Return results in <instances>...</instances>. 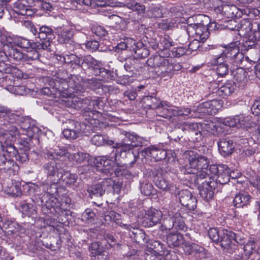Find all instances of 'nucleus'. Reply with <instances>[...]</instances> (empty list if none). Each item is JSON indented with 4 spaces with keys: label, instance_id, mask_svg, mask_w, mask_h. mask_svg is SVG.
<instances>
[{
    "label": "nucleus",
    "instance_id": "obj_10",
    "mask_svg": "<svg viewBox=\"0 0 260 260\" xmlns=\"http://www.w3.org/2000/svg\"><path fill=\"white\" fill-rule=\"evenodd\" d=\"M94 58L90 55L79 56L75 54L66 55L64 61L73 69L81 68L83 70H90Z\"/></svg>",
    "mask_w": 260,
    "mask_h": 260
},
{
    "label": "nucleus",
    "instance_id": "obj_43",
    "mask_svg": "<svg viewBox=\"0 0 260 260\" xmlns=\"http://www.w3.org/2000/svg\"><path fill=\"white\" fill-rule=\"evenodd\" d=\"M14 68L5 62H0V84L5 85L4 82L7 83L8 74H12Z\"/></svg>",
    "mask_w": 260,
    "mask_h": 260
},
{
    "label": "nucleus",
    "instance_id": "obj_37",
    "mask_svg": "<svg viewBox=\"0 0 260 260\" xmlns=\"http://www.w3.org/2000/svg\"><path fill=\"white\" fill-rule=\"evenodd\" d=\"M191 111L189 108L187 107H175L173 108L169 106L167 110V113H165V117H171L172 116L175 117L181 116H188L191 114Z\"/></svg>",
    "mask_w": 260,
    "mask_h": 260
},
{
    "label": "nucleus",
    "instance_id": "obj_14",
    "mask_svg": "<svg viewBox=\"0 0 260 260\" xmlns=\"http://www.w3.org/2000/svg\"><path fill=\"white\" fill-rule=\"evenodd\" d=\"M222 101L213 100L200 104L197 111L202 115H213L217 113L222 105Z\"/></svg>",
    "mask_w": 260,
    "mask_h": 260
},
{
    "label": "nucleus",
    "instance_id": "obj_60",
    "mask_svg": "<svg viewBox=\"0 0 260 260\" xmlns=\"http://www.w3.org/2000/svg\"><path fill=\"white\" fill-rule=\"evenodd\" d=\"M69 3L72 5V8L74 10H85L83 6H88L91 5V0H69Z\"/></svg>",
    "mask_w": 260,
    "mask_h": 260
},
{
    "label": "nucleus",
    "instance_id": "obj_6",
    "mask_svg": "<svg viewBox=\"0 0 260 260\" xmlns=\"http://www.w3.org/2000/svg\"><path fill=\"white\" fill-rule=\"evenodd\" d=\"M83 80L81 76L71 74L68 83H63V86H61V88H60V86L57 87L60 93L59 96L67 97L74 93L83 92L84 90Z\"/></svg>",
    "mask_w": 260,
    "mask_h": 260
},
{
    "label": "nucleus",
    "instance_id": "obj_59",
    "mask_svg": "<svg viewBox=\"0 0 260 260\" xmlns=\"http://www.w3.org/2000/svg\"><path fill=\"white\" fill-rule=\"evenodd\" d=\"M62 134L67 139L71 141L74 140L80 137L83 133L77 132L73 128H69L67 126V128L62 131Z\"/></svg>",
    "mask_w": 260,
    "mask_h": 260
},
{
    "label": "nucleus",
    "instance_id": "obj_26",
    "mask_svg": "<svg viewBox=\"0 0 260 260\" xmlns=\"http://www.w3.org/2000/svg\"><path fill=\"white\" fill-rule=\"evenodd\" d=\"M122 140L124 142L130 143L133 148L136 147H141L143 145L145 140L136 134L131 133L126 131H123L120 133Z\"/></svg>",
    "mask_w": 260,
    "mask_h": 260
},
{
    "label": "nucleus",
    "instance_id": "obj_38",
    "mask_svg": "<svg viewBox=\"0 0 260 260\" xmlns=\"http://www.w3.org/2000/svg\"><path fill=\"white\" fill-rule=\"evenodd\" d=\"M247 73L243 68L236 69L234 74L233 83L239 87L243 88L247 81Z\"/></svg>",
    "mask_w": 260,
    "mask_h": 260
},
{
    "label": "nucleus",
    "instance_id": "obj_49",
    "mask_svg": "<svg viewBox=\"0 0 260 260\" xmlns=\"http://www.w3.org/2000/svg\"><path fill=\"white\" fill-rule=\"evenodd\" d=\"M221 12L225 17L233 19L237 17L238 8L234 5H225L222 7Z\"/></svg>",
    "mask_w": 260,
    "mask_h": 260
},
{
    "label": "nucleus",
    "instance_id": "obj_56",
    "mask_svg": "<svg viewBox=\"0 0 260 260\" xmlns=\"http://www.w3.org/2000/svg\"><path fill=\"white\" fill-rule=\"evenodd\" d=\"M162 230H170L174 228V213H169L168 216L165 217L161 224Z\"/></svg>",
    "mask_w": 260,
    "mask_h": 260
},
{
    "label": "nucleus",
    "instance_id": "obj_40",
    "mask_svg": "<svg viewBox=\"0 0 260 260\" xmlns=\"http://www.w3.org/2000/svg\"><path fill=\"white\" fill-rule=\"evenodd\" d=\"M133 45V46H131L130 47H132V50L134 52L136 57L139 58H145L149 54V51L142 42L136 43L134 41Z\"/></svg>",
    "mask_w": 260,
    "mask_h": 260
},
{
    "label": "nucleus",
    "instance_id": "obj_16",
    "mask_svg": "<svg viewBox=\"0 0 260 260\" xmlns=\"http://www.w3.org/2000/svg\"><path fill=\"white\" fill-rule=\"evenodd\" d=\"M179 200L182 206L189 210H194L197 207V200L196 197L187 189H183L178 193Z\"/></svg>",
    "mask_w": 260,
    "mask_h": 260
},
{
    "label": "nucleus",
    "instance_id": "obj_62",
    "mask_svg": "<svg viewBox=\"0 0 260 260\" xmlns=\"http://www.w3.org/2000/svg\"><path fill=\"white\" fill-rule=\"evenodd\" d=\"M256 247V242L254 239H251L243 246V251L246 256H250Z\"/></svg>",
    "mask_w": 260,
    "mask_h": 260
},
{
    "label": "nucleus",
    "instance_id": "obj_27",
    "mask_svg": "<svg viewBox=\"0 0 260 260\" xmlns=\"http://www.w3.org/2000/svg\"><path fill=\"white\" fill-rule=\"evenodd\" d=\"M229 50L230 54L228 57H230V63L236 67L240 66L244 58L243 53L240 52L238 48L233 44L229 46Z\"/></svg>",
    "mask_w": 260,
    "mask_h": 260
},
{
    "label": "nucleus",
    "instance_id": "obj_5",
    "mask_svg": "<svg viewBox=\"0 0 260 260\" xmlns=\"http://www.w3.org/2000/svg\"><path fill=\"white\" fill-rule=\"evenodd\" d=\"M219 239L218 243H220L221 247L230 253L235 252L237 250L238 245L236 243L242 245L244 243L234 232L223 229H220Z\"/></svg>",
    "mask_w": 260,
    "mask_h": 260
},
{
    "label": "nucleus",
    "instance_id": "obj_25",
    "mask_svg": "<svg viewBox=\"0 0 260 260\" xmlns=\"http://www.w3.org/2000/svg\"><path fill=\"white\" fill-rule=\"evenodd\" d=\"M191 29L194 31L197 37H199V40L202 43L206 41L210 35L207 25H204L203 24L197 23L189 25L187 28V30L189 31Z\"/></svg>",
    "mask_w": 260,
    "mask_h": 260
},
{
    "label": "nucleus",
    "instance_id": "obj_1",
    "mask_svg": "<svg viewBox=\"0 0 260 260\" xmlns=\"http://www.w3.org/2000/svg\"><path fill=\"white\" fill-rule=\"evenodd\" d=\"M50 165V171L48 172L51 174L54 181H62L67 186H74L77 182L78 176L76 174H73L66 171V165L61 161L56 162H48Z\"/></svg>",
    "mask_w": 260,
    "mask_h": 260
},
{
    "label": "nucleus",
    "instance_id": "obj_33",
    "mask_svg": "<svg viewBox=\"0 0 260 260\" xmlns=\"http://www.w3.org/2000/svg\"><path fill=\"white\" fill-rule=\"evenodd\" d=\"M230 169L225 165L223 168V170L221 171L217 176L215 182L216 183L215 185V190L218 191L220 189L221 186L226 184L230 181Z\"/></svg>",
    "mask_w": 260,
    "mask_h": 260
},
{
    "label": "nucleus",
    "instance_id": "obj_58",
    "mask_svg": "<svg viewBox=\"0 0 260 260\" xmlns=\"http://www.w3.org/2000/svg\"><path fill=\"white\" fill-rule=\"evenodd\" d=\"M68 127L71 129L73 128L77 132L83 133L86 128V125L80 122L73 119H69L68 122Z\"/></svg>",
    "mask_w": 260,
    "mask_h": 260
},
{
    "label": "nucleus",
    "instance_id": "obj_9",
    "mask_svg": "<svg viewBox=\"0 0 260 260\" xmlns=\"http://www.w3.org/2000/svg\"><path fill=\"white\" fill-rule=\"evenodd\" d=\"M238 35L241 37H245L246 40L242 45V49L248 50L254 46V40L250 39L254 36V29H253V24L248 19H243L238 22L237 25Z\"/></svg>",
    "mask_w": 260,
    "mask_h": 260
},
{
    "label": "nucleus",
    "instance_id": "obj_29",
    "mask_svg": "<svg viewBox=\"0 0 260 260\" xmlns=\"http://www.w3.org/2000/svg\"><path fill=\"white\" fill-rule=\"evenodd\" d=\"M72 103L76 109H82L87 111L91 110L90 107L92 104L93 106H98L99 102L97 101H91L88 98L82 99L81 98L74 97L72 100Z\"/></svg>",
    "mask_w": 260,
    "mask_h": 260
},
{
    "label": "nucleus",
    "instance_id": "obj_20",
    "mask_svg": "<svg viewBox=\"0 0 260 260\" xmlns=\"http://www.w3.org/2000/svg\"><path fill=\"white\" fill-rule=\"evenodd\" d=\"M54 81H50L49 85H52L53 90L58 92L57 87L60 86L61 88V86H63V83H68L71 78V74L68 75L67 70L61 68L57 70L54 75Z\"/></svg>",
    "mask_w": 260,
    "mask_h": 260
},
{
    "label": "nucleus",
    "instance_id": "obj_17",
    "mask_svg": "<svg viewBox=\"0 0 260 260\" xmlns=\"http://www.w3.org/2000/svg\"><path fill=\"white\" fill-rule=\"evenodd\" d=\"M54 32V31L50 26L46 25L39 26V38L41 40L44 41L42 43H39V44L42 46H44V45L47 46L46 48H42V49L51 50L50 48L51 43L55 38Z\"/></svg>",
    "mask_w": 260,
    "mask_h": 260
},
{
    "label": "nucleus",
    "instance_id": "obj_39",
    "mask_svg": "<svg viewBox=\"0 0 260 260\" xmlns=\"http://www.w3.org/2000/svg\"><path fill=\"white\" fill-rule=\"evenodd\" d=\"M140 154H141L140 151L135 154L133 151H129L126 153L125 152L120 153V157L123 160V165L124 166L132 167L137 160Z\"/></svg>",
    "mask_w": 260,
    "mask_h": 260
},
{
    "label": "nucleus",
    "instance_id": "obj_42",
    "mask_svg": "<svg viewBox=\"0 0 260 260\" xmlns=\"http://www.w3.org/2000/svg\"><path fill=\"white\" fill-rule=\"evenodd\" d=\"M183 235L179 233H170L167 236V243L170 247H178L183 243Z\"/></svg>",
    "mask_w": 260,
    "mask_h": 260
},
{
    "label": "nucleus",
    "instance_id": "obj_61",
    "mask_svg": "<svg viewBox=\"0 0 260 260\" xmlns=\"http://www.w3.org/2000/svg\"><path fill=\"white\" fill-rule=\"evenodd\" d=\"M251 126L250 118L248 117L242 115H237V128H246Z\"/></svg>",
    "mask_w": 260,
    "mask_h": 260
},
{
    "label": "nucleus",
    "instance_id": "obj_51",
    "mask_svg": "<svg viewBox=\"0 0 260 260\" xmlns=\"http://www.w3.org/2000/svg\"><path fill=\"white\" fill-rule=\"evenodd\" d=\"M180 212L174 213V229L177 230L186 231L187 227Z\"/></svg>",
    "mask_w": 260,
    "mask_h": 260
},
{
    "label": "nucleus",
    "instance_id": "obj_35",
    "mask_svg": "<svg viewBox=\"0 0 260 260\" xmlns=\"http://www.w3.org/2000/svg\"><path fill=\"white\" fill-rule=\"evenodd\" d=\"M55 33L58 36V41L60 43H66L69 42L73 36L72 29L62 26L56 29Z\"/></svg>",
    "mask_w": 260,
    "mask_h": 260
},
{
    "label": "nucleus",
    "instance_id": "obj_46",
    "mask_svg": "<svg viewBox=\"0 0 260 260\" xmlns=\"http://www.w3.org/2000/svg\"><path fill=\"white\" fill-rule=\"evenodd\" d=\"M1 148L2 150L7 152L10 156L15 157L18 161L19 151L16 149L13 144L5 141L4 143H1Z\"/></svg>",
    "mask_w": 260,
    "mask_h": 260
},
{
    "label": "nucleus",
    "instance_id": "obj_22",
    "mask_svg": "<svg viewBox=\"0 0 260 260\" xmlns=\"http://www.w3.org/2000/svg\"><path fill=\"white\" fill-rule=\"evenodd\" d=\"M121 226L129 230V235L135 242L142 244L147 242L148 236L143 230L134 228L129 224H122Z\"/></svg>",
    "mask_w": 260,
    "mask_h": 260
},
{
    "label": "nucleus",
    "instance_id": "obj_53",
    "mask_svg": "<svg viewBox=\"0 0 260 260\" xmlns=\"http://www.w3.org/2000/svg\"><path fill=\"white\" fill-rule=\"evenodd\" d=\"M3 228L7 230L8 233L13 234L19 231L20 226L17 222L7 220L4 222Z\"/></svg>",
    "mask_w": 260,
    "mask_h": 260
},
{
    "label": "nucleus",
    "instance_id": "obj_36",
    "mask_svg": "<svg viewBox=\"0 0 260 260\" xmlns=\"http://www.w3.org/2000/svg\"><path fill=\"white\" fill-rule=\"evenodd\" d=\"M18 134V129L15 125H9V122L0 119V136L9 135L12 137Z\"/></svg>",
    "mask_w": 260,
    "mask_h": 260
},
{
    "label": "nucleus",
    "instance_id": "obj_12",
    "mask_svg": "<svg viewBox=\"0 0 260 260\" xmlns=\"http://www.w3.org/2000/svg\"><path fill=\"white\" fill-rule=\"evenodd\" d=\"M153 182L154 184L160 189L173 191L176 189L173 184H171L165 178L164 171L159 167L154 168L151 171Z\"/></svg>",
    "mask_w": 260,
    "mask_h": 260
},
{
    "label": "nucleus",
    "instance_id": "obj_11",
    "mask_svg": "<svg viewBox=\"0 0 260 260\" xmlns=\"http://www.w3.org/2000/svg\"><path fill=\"white\" fill-rule=\"evenodd\" d=\"M114 181L111 178L103 179L101 182L88 186L87 191L91 199L102 198L106 192H108L114 186Z\"/></svg>",
    "mask_w": 260,
    "mask_h": 260
},
{
    "label": "nucleus",
    "instance_id": "obj_15",
    "mask_svg": "<svg viewBox=\"0 0 260 260\" xmlns=\"http://www.w3.org/2000/svg\"><path fill=\"white\" fill-rule=\"evenodd\" d=\"M162 213L155 208L148 210L142 218V224L145 227H151L160 223Z\"/></svg>",
    "mask_w": 260,
    "mask_h": 260
},
{
    "label": "nucleus",
    "instance_id": "obj_28",
    "mask_svg": "<svg viewBox=\"0 0 260 260\" xmlns=\"http://www.w3.org/2000/svg\"><path fill=\"white\" fill-rule=\"evenodd\" d=\"M252 197L246 192H240L235 195L233 203L236 208L247 207L250 205Z\"/></svg>",
    "mask_w": 260,
    "mask_h": 260
},
{
    "label": "nucleus",
    "instance_id": "obj_18",
    "mask_svg": "<svg viewBox=\"0 0 260 260\" xmlns=\"http://www.w3.org/2000/svg\"><path fill=\"white\" fill-rule=\"evenodd\" d=\"M91 73L96 76H100L105 80H112L114 78L113 71L106 69L103 67L102 62L94 58L90 70Z\"/></svg>",
    "mask_w": 260,
    "mask_h": 260
},
{
    "label": "nucleus",
    "instance_id": "obj_41",
    "mask_svg": "<svg viewBox=\"0 0 260 260\" xmlns=\"http://www.w3.org/2000/svg\"><path fill=\"white\" fill-rule=\"evenodd\" d=\"M139 64V61L136 58L127 59L124 66L126 71L128 72L127 76L129 77L134 76L136 74V72L138 71L139 69L141 68V66H140Z\"/></svg>",
    "mask_w": 260,
    "mask_h": 260
},
{
    "label": "nucleus",
    "instance_id": "obj_64",
    "mask_svg": "<svg viewBox=\"0 0 260 260\" xmlns=\"http://www.w3.org/2000/svg\"><path fill=\"white\" fill-rule=\"evenodd\" d=\"M134 41V40L129 38H125L123 42H121L117 45L115 47V51L119 52L127 49L129 47V45L132 46L131 45L132 44H133Z\"/></svg>",
    "mask_w": 260,
    "mask_h": 260
},
{
    "label": "nucleus",
    "instance_id": "obj_4",
    "mask_svg": "<svg viewBox=\"0 0 260 260\" xmlns=\"http://www.w3.org/2000/svg\"><path fill=\"white\" fill-rule=\"evenodd\" d=\"M117 152L110 155L98 156L90 159L89 164L95 167L100 172L108 176L112 174V171L117 161Z\"/></svg>",
    "mask_w": 260,
    "mask_h": 260
},
{
    "label": "nucleus",
    "instance_id": "obj_2",
    "mask_svg": "<svg viewBox=\"0 0 260 260\" xmlns=\"http://www.w3.org/2000/svg\"><path fill=\"white\" fill-rule=\"evenodd\" d=\"M194 184L200 191V196L206 201L212 199L216 183L205 171L196 173Z\"/></svg>",
    "mask_w": 260,
    "mask_h": 260
},
{
    "label": "nucleus",
    "instance_id": "obj_45",
    "mask_svg": "<svg viewBox=\"0 0 260 260\" xmlns=\"http://www.w3.org/2000/svg\"><path fill=\"white\" fill-rule=\"evenodd\" d=\"M229 54H230L229 46L226 47L219 55L215 56L212 60L216 66L228 64L230 63V57H228Z\"/></svg>",
    "mask_w": 260,
    "mask_h": 260
},
{
    "label": "nucleus",
    "instance_id": "obj_21",
    "mask_svg": "<svg viewBox=\"0 0 260 260\" xmlns=\"http://www.w3.org/2000/svg\"><path fill=\"white\" fill-rule=\"evenodd\" d=\"M141 155L143 157L150 156L153 158L155 161H160L166 157L167 152L163 149L159 148L154 146H152L142 150L140 151Z\"/></svg>",
    "mask_w": 260,
    "mask_h": 260
},
{
    "label": "nucleus",
    "instance_id": "obj_50",
    "mask_svg": "<svg viewBox=\"0 0 260 260\" xmlns=\"http://www.w3.org/2000/svg\"><path fill=\"white\" fill-rule=\"evenodd\" d=\"M233 83L229 81L218 88L216 92L220 96L230 95L234 91Z\"/></svg>",
    "mask_w": 260,
    "mask_h": 260
},
{
    "label": "nucleus",
    "instance_id": "obj_55",
    "mask_svg": "<svg viewBox=\"0 0 260 260\" xmlns=\"http://www.w3.org/2000/svg\"><path fill=\"white\" fill-rule=\"evenodd\" d=\"M140 190L142 194L146 196L153 194L155 191L152 184L147 180H144L140 183Z\"/></svg>",
    "mask_w": 260,
    "mask_h": 260
},
{
    "label": "nucleus",
    "instance_id": "obj_23",
    "mask_svg": "<svg viewBox=\"0 0 260 260\" xmlns=\"http://www.w3.org/2000/svg\"><path fill=\"white\" fill-rule=\"evenodd\" d=\"M12 10L15 13L20 15L31 16L34 14L28 0H17L13 4Z\"/></svg>",
    "mask_w": 260,
    "mask_h": 260
},
{
    "label": "nucleus",
    "instance_id": "obj_54",
    "mask_svg": "<svg viewBox=\"0 0 260 260\" xmlns=\"http://www.w3.org/2000/svg\"><path fill=\"white\" fill-rule=\"evenodd\" d=\"M89 157L90 155L88 154L81 152H78L75 153H70L69 155V158H71L73 160H74L79 164H81L85 160H87L89 164L90 162V160L89 161Z\"/></svg>",
    "mask_w": 260,
    "mask_h": 260
},
{
    "label": "nucleus",
    "instance_id": "obj_47",
    "mask_svg": "<svg viewBox=\"0 0 260 260\" xmlns=\"http://www.w3.org/2000/svg\"><path fill=\"white\" fill-rule=\"evenodd\" d=\"M7 59L13 58L16 61L22 60L24 56V54L18 49L13 47L7 46Z\"/></svg>",
    "mask_w": 260,
    "mask_h": 260
},
{
    "label": "nucleus",
    "instance_id": "obj_24",
    "mask_svg": "<svg viewBox=\"0 0 260 260\" xmlns=\"http://www.w3.org/2000/svg\"><path fill=\"white\" fill-rule=\"evenodd\" d=\"M217 145L219 153L224 157L231 155L234 151L233 141L229 138L220 139Z\"/></svg>",
    "mask_w": 260,
    "mask_h": 260
},
{
    "label": "nucleus",
    "instance_id": "obj_44",
    "mask_svg": "<svg viewBox=\"0 0 260 260\" xmlns=\"http://www.w3.org/2000/svg\"><path fill=\"white\" fill-rule=\"evenodd\" d=\"M15 164V162L14 160L7 159L4 154H0V170L3 171L4 172H9L10 174L14 172L13 167Z\"/></svg>",
    "mask_w": 260,
    "mask_h": 260
},
{
    "label": "nucleus",
    "instance_id": "obj_57",
    "mask_svg": "<svg viewBox=\"0 0 260 260\" xmlns=\"http://www.w3.org/2000/svg\"><path fill=\"white\" fill-rule=\"evenodd\" d=\"M180 128L185 133L194 132L196 134H198L199 132L198 123L184 122L181 125Z\"/></svg>",
    "mask_w": 260,
    "mask_h": 260
},
{
    "label": "nucleus",
    "instance_id": "obj_48",
    "mask_svg": "<svg viewBox=\"0 0 260 260\" xmlns=\"http://www.w3.org/2000/svg\"><path fill=\"white\" fill-rule=\"evenodd\" d=\"M6 192L8 194L14 197H20L22 194L20 182L16 181L13 182L6 189Z\"/></svg>",
    "mask_w": 260,
    "mask_h": 260
},
{
    "label": "nucleus",
    "instance_id": "obj_31",
    "mask_svg": "<svg viewBox=\"0 0 260 260\" xmlns=\"http://www.w3.org/2000/svg\"><path fill=\"white\" fill-rule=\"evenodd\" d=\"M147 106L151 109H162L164 115L162 116L165 117V113H167V110L169 108L168 104L160 101L159 99L155 96H148L145 99Z\"/></svg>",
    "mask_w": 260,
    "mask_h": 260
},
{
    "label": "nucleus",
    "instance_id": "obj_34",
    "mask_svg": "<svg viewBox=\"0 0 260 260\" xmlns=\"http://www.w3.org/2000/svg\"><path fill=\"white\" fill-rule=\"evenodd\" d=\"M18 116L13 113L12 110L7 107L0 105V119H3V121L9 122V125L15 122L18 119Z\"/></svg>",
    "mask_w": 260,
    "mask_h": 260
},
{
    "label": "nucleus",
    "instance_id": "obj_32",
    "mask_svg": "<svg viewBox=\"0 0 260 260\" xmlns=\"http://www.w3.org/2000/svg\"><path fill=\"white\" fill-rule=\"evenodd\" d=\"M126 6L127 8L132 10L133 11H135L137 14V17L132 18V20L134 21L138 22L141 20L143 17L144 14L145 13V6L142 4L136 2L135 1H129L126 3Z\"/></svg>",
    "mask_w": 260,
    "mask_h": 260
},
{
    "label": "nucleus",
    "instance_id": "obj_8",
    "mask_svg": "<svg viewBox=\"0 0 260 260\" xmlns=\"http://www.w3.org/2000/svg\"><path fill=\"white\" fill-rule=\"evenodd\" d=\"M170 62L172 58H166L159 55L150 57L147 60L148 66L155 68L159 76H172Z\"/></svg>",
    "mask_w": 260,
    "mask_h": 260
},
{
    "label": "nucleus",
    "instance_id": "obj_63",
    "mask_svg": "<svg viewBox=\"0 0 260 260\" xmlns=\"http://www.w3.org/2000/svg\"><path fill=\"white\" fill-rule=\"evenodd\" d=\"M115 147L117 148L115 152L118 153V155L122 152L126 153L129 151H132L134 148L129 143L124 142V141L122 143H117Z\"/></svg>",
    "mask_w": 260,
    "mask_h": 260
},
{
    "label": "nucleus",
    "instance_id": "obj_13",
    "mask_svg": "<svg viewBox=\"0 0 260 260\" xmlns=\"http://www.w3.org/2000/svg\"><path fill=\"white\" fill-rule=\"evenodd\" d=\"M43 169L44 173L47 176V180L41 183L43 189L45 191V193L47 194L48 197L53 198L54 195L57 192V184L60 182L59 181H54L53 178H51L50 176L51 174L48 172L50 170V165L48 162L43 165Z\"/></svg>",
    "mask_w": 260,
    "mask_h": 260
},
{
    "label": "nucleus",
    "instance_id": "obj_7",
    "mask_svg": "<svg viewBox=\"0 0 260 260\" xmlns=\"http://www.w3.org/2000/svg\"><path fill=\"white\" fill-rule=\"evenodd\" d=\"M170 62L172 58H166L159 55L150 57L147 60L148 66L155 68L159 76H172Z\"/></svg>",
    "mask_w": 260,
    "mask_h": 260
},
{
    "label": "nucleus",
    "instance_id": "obj_30",
    "mask_svg": "<svg viewBox=\"0 0 260 260\" xmlns=\"http://www.w3.org/2000/svg\"><path fill=\"white\" fill-rule=\"evenodd\" d=\"M31 148L29 142L23 141L20 143V146L19 148V155L18 156V161L21 163H24L29 160L30 155L35 153L34 150H31Z\"/></svg>",
    "mask_w": 260,
    "mask_h": 260
},
{
    "label": "nucleus",
    "instance_id": "obj_19",
    "mask_svg": "<svg viewBox=\"0 0 260 260\" xmlns=\"http://www.w3.org/2000/svg\"><path fill=\"white\" fill-rule=\"evenodd\" d=\"M12 43H14L17 46L26 49H42V48H46V45H40L39 43L31 42L30 40L21 37H14L11 39Z\"/></svg>",
    "mask_w": 260,
    "mask_h": 260
},
{
    "label": "nucleus",
    "instance_id": "obj_3",
    "mask_svg": "<svg viewBox=\"0 0 260 260\" xmlns=\"http://www.w3.org/2000/svg\"><path fill=\"white\" fill-rule=\"evenodd\" d=\"M188 164L183 167L181 171L184 174H196L200 171L206 170L209 166L210 155H206L191 151L189 154Z\"/></svg>",
    "mask_w": 260,
    "mask_h": 260
},
{
    "label": "nucleus",
    "instance_id": "obj_52",
    "mask_svg": "<svg viewBox=\"0 0 260 260\" xmlns=\"http://www.w3.org/2000/svg\"><path fill=\"white\" fill-rule=\"evenodd\" d=\"M30 121V119L26 118L21 121L20 125L21 128L26 132V134L29 137L34 136L35 129H37V127L31 125Z\"/></svg>",
    "mask_w": 260,
    "mask_h": 260
}]
</instances>
